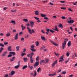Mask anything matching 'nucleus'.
<instances>
[{"mask_svg":"<svg viewBox=\"0 0 77 77\" xmlns=\"http://www.w3.org/2000/svg\"><path fill=\"white\" fill-rule=\"evenodd\" d=\"M26 25L27 27V29L28 30V32L29 34H32V33H33L35 32V31L33 30V29H31L29 28V27L30 26L29 23H27Z\"/></svg>","mask_w":77,"mask_h":77,"instance_id":"nucleus-1","label":"nucleus"},{"mask_svg":"<svg viewBox=\"0 0 77 77\" xmlns=\"http://www.w3.org/2000/svg\"><path fill=\"white\" fill-rule=\"evenodd\" d=\"M69 18L70 19V20H68L67 22L69 24H72L75 21L73 20H71V17H69Z\"/></svg>","mask_w":77,"mask_h":77,"instance_id":"nucleus-2","label":"nucleus"},{"mask_svg":"<svg viewBox=\"0 0 77 77\" xmlns=\"http://www.w3.org/2000/svg\"><path fill=\"white\" fill-rule=\"evenodd\" d=\"M39 61L36 62L34 65V68H36V66H38L39 65Z\"/></svg>","mask_w":77,"mask_h":77,"instance_id":"nucleus-3","label":"nucleus"},{"mask_svg":"<svg viewBox=\"0 0 77 77\" xmlns=\"http://www.w3.org/2000/svg\"><path fill=\"white\" fill-rule=\"evenodd\" d=\"M66 42L64 41L62 44L63 49H64V48H65V46L66 45Z\"/></svg>","mask_w":77,"mask_h":77,"instance_id":"nucleus-4","label":"nucleus"},{"mask_svg":"<svg viewBox=\"0 0 77 77\" xmlns=\"http://www.w3.org/2000/svg\"><path fill=\"white\" fill-rule=\"evenodd\" d=\"M29 23L31 27H33V25H34V22L32 21H31Z\"/></svg>","mask_w":77,"mask_h":77,"instance_id":"nucleus-5","label":"nucleus"},{"mask_svg":"<svg viewBox=\"0 0 77 77\" xmlns=\"http://www.w3.org/2000/svg\"><path fill=\"white\" fill-rule=\"evenodd\" d=\"M30 60L31 63H33V57L32 56L30 57Z\"/></svg>","mask_w":77,"mask_h":77,"instance_id":"nucleus-6","label":"nucleus"},{"mask_svg":"<svg viewBox=\"0 0 77 77\" xmlns=\"http://www.w3.org/2000/svg\"><path fill=\"white\" fill-rule=\"evenodd\" d=\"M6 54H7V51H5V52H4L2 55V57H5V56H6Z\"/></svg>","mask_w":77,"mask_h":77,"instance_id":"nucleus-7","label":"nucleus"},{"mask_svg":"<svg viewBox=\"0 0 77 77\" xmlns=\"http://www.w3.org/2000/svg\"><path fill=\"white\" fill-rule=\"evenodd\" d=\"M18 33H17L15 35V37H14L15 40H17L18 39Z\"/></svg>","mask_w":77,"mask_h":77,"instance_id":"nucleus-8","label":"nucleus"},{"mask_svg":"<svg viewBox=\"0 0 77 77\" xmlns=\"http://www.w3.org/2000/svg\"><path fill=\"white\" fill-rule=\"evenodd\" d=\"M34 18L35 20H37V22H41V21L39 20V18L37 17H34Z\"/></svg>","mask_w":77,"mask_h":77,"instance_id":"nucleus-9","label":"nucleus"},{"mask_svg":"<svg viewBox=\"0 0 77 77\" xmlns=\"http://www.w3.org/2000/svg\"><path fill=\"white\" fill-rule=\"evenodd\" d=\"M11 46H9L8 48V50L9 51H12V48Z\"/></svg>","mask_w":77,"mask_h":77,"instance_id":"nucleus-10","label":"nucleus"},{"mask_svg":"<svg viewBox=\"0 0 77 77\" xmlns=\"http://www.w3.org/2000/svg\"><path fill=\"white\" fill-rule=\"evenodd\" d=\"M51 42V43H52L53 44V45H55V46H57V44H56L55 43H54L53 42V41H52L51 40H50V41Z\"/></svg>","mask_w":77,"mask_h":77,"instance_id":"nucleus-11","label":"nucleus"},{"mask_svg":"<svg viewBox=\"0 0 77 77\" xmlns=\"http://www.w3.org/2000/svg\"><path fill=\"white\" fill-rule=\"evenodd\" d=\"M15 71L12 70L11 72L10 73L11 74V75H14V74H15Z\"/></svg>","mask_w":77,"mask_h":77,"instance_id":"nucleus-12","label":"nucleus"},{"mask_svg":"<svg viewBox=\"0 0 77 77\" xmlns=\"http://www.w3.org/2000/svg\"><path fill=\"white\" fill-rule=\"evenodd\" d=\"M46 30H47V32H46L45 33L47 35H48V33H49V32H50V29H46Z\"/></svg>","mask_w":77,"mask_h":77,"instance_id":"nucleus-13","label":"nucleus"},{"mask_svg":"<svg viewBox=\"0 0 77 77\" xmlns=\"http://www.w3.org/2000/svg\"><path fill=\"white\" fill-rule=\"evenodd\" d=\"M41 38L43 41H47V39L45 38V37L44 36H41Z\"/></svg>","mask_w":77,"mask_h":77,"instance_id":"nucleus-14","label":"nucleus"},{"mask_svg":"<svg viewBox=\"0 0 77 77\" xmlns=\"http://www.w3.org/2000/svg\"><path fill=\"white\" fill-rule=\"evenodd\" d=\"M56 73H54V74H50L49 75V76H50V77H53V76H54V75H56Z\"/></svg>","mask_w":77,"mask_h":77,"instance_id":"nucleus-15","label":"nucleus"},{"mask_svg":"<svg viewBox=\"0 0 77 77\" xmlns=\"http://www.w3.org/2000/svg\"><path fill=\"white\" fill-rule=\"evenodd\" d=\"M15 58V57H13L10 60L11 62H13V61H14Z\"/></svg>","mask_w":77,"mask_h":77,"instance_id":"nucleus-16","label":"nucleus"},{"mask_svg":"<svg viewBox=\"0 0 77 77\" xmlns=\"http://www.w3.org/2000/svg\"><path fill=\"white\" fill-rule=\"evenodd\" d=\"M21 27H22V30H24V29H26V27L25 26H23V24L21 25Z\"/></svg>","mask_w":77,"mask_h":77,"instance_id":"nucleus-17","label":"nucleus"},{"mask_svg":"<svg viewBox=\"0 0 77 77\" xmlns=\"http://www.w3.org/2000/svg\"><path fill=\"white\" fill-rule=\"evenodd\" d=\"M27 68V65L24 66L22 68V69H24Z\"/></svg>","mask_w":77,"mask_h":77,"instance_id":"nucleus-18","label":"nucleus"},{"mask_svg":"<svg viewBox=\"0 0 77 77\" xmlns=\"http://www.w3.org/2000/svg\"><path fill=\"white\" fill-rule=\"evenodd\" d=\"M39 12L37 11H35V15H39Z\"/></svg>","mask_w":77,"mask_h":77,"instance_id":"nucleus-19","label":"nucleus"},{"mask_svg":"<svg viewBox=\"0 0 77 77\" xmlns=\"http://www.w3.org/2000/svg\"><path fill=\"white\" fill-rule=\"evenodd\" d=\"M20 65H18L16 66H14V68L15 69H18V68H19Z\"/></svg>","mask_w":77,"mask_h":77,"instance_id":"nucleus-20","label":"nucleus"},{"mask_svg":"<svg viewBox=\"0 0 77 77\" xmlns=\"http://www.w3.org/2000/svg\"><path fill=\"white\" fill-rule=\"evenodd\" d=\"M42 63H45V62L44 60H42L40 61V64L42 65Z\"/></svg>","mask_w":77,"mask_h":77,"instance_id":"nucleus-21","label":"nucleus"},{"mask_svg":"<svg viewBox=\"0 0 77 77\" xmlns=\"http://www.w3.org/2000/svg\"><path fill=\"white\" fill-rule=\"evenodd\" d=\"M9 53V54H13V56H15V53L14 52H10Z\"/></svg>","mask_w":77,"mask_h":77,"instance_id":"nucleus-22","label":"nucleus"},{"mask_svg":"<svg viewBox=\"0 0 77 77\" xmlns=\"http://www.w3.org/2000/svg\"><path fill=\"white\" fill-rule=\"evenodd\" d=\"M71 41H69L68 43V47H70L71 46Z\"/></svg>","mask_w":77,"mask_h":77,"instance_id":"nucleus-23","label":"nucleus"},{"mask_svg":"<svg viewBox=\"0 0 77 77\" xmlns=\"http://www.w3.org/2000/svg\"><path fill=\"white\" fill-rule=\"evenodd\" d=\"M58 27L60 28H63V26H62V24H60L58 25Z\"/></svg>","mask_w":77,"mask_h":77,"instance_id":"nucleus-24","label":"nucleus"},{"mask_svg":"<svg viewBox=\"0 0 77 77\" xmlns=\"http://www.w3.org/2000/svg\"><path fill=\"white\" fill-rule=\"evenodd\" d=\"M10 23H13L14 24H16L14 20H11L10 22Z\"/></svg>","mask_w":77,"mask_h":77,"instance_id":"nucleus-25","label":"nucleus"},{"mask_svg":"<svg viewBox=\"0 0 77 77\" xmlns=\"http://www.w3.org/2000/svg\"><path fill=\"white\" fill-rule=\"evenodd\" d=\"M10 35H11V33L10 32H8L7 33L6 35V36H7V37H9V36H10Z\"/></svg>","mask_w":77,"mask_h":77,"instance_id":"nucleus-26","label":"nucleus"},{"mask_svg":"<svg viewBox=\"0 0 77 77\" xmlns=\"http://www.w3.org/2000/svg\"><path fill=\"white\" fill-rule=\"evenodd\" d=\"M54 30H56L57 32H59V30L57 29V27L56 26H55V29H54Z\"/></svg>","mask_w":77,"mask_h":77,"instance_id":"nucleus-27","label":"nucleus"},{"mask_svg":"<svg viewBox=\"0 0 77 77\" xmlns=\"http://www.w3.org/2000/svg\"><path fill=\"white\" fill-rule=\"evenodd\" d=\"M36 60L37 61L39 60V56H38L37 57H36Z\"/></svg>","mask_w":77,"mask_h":77,"instance_id":"nucleus-28","label":"nucleus"},{"mask_svg":"<svg viewBox=\"0 0 77 77\" xmlns=\"http://www.w3.org/2000/svg\"><path fill=\"white\" fill-rule=\"evenodd\" d=\"M3 48L1 47L0 48V53H1L2 52V51H3Z\"/></svg>","mask_w":77,"mask_h":77,"instance_id":"nucleus-29","label":"nucleus"},{"mask_svg":"<svg viewBox=\"0 0 77 77\" xmlns=\"http://www.w3.org/2000/svg\"><path fill=\"white\" fill-rule=\"evenodd\" d=\"M34 74L33 75V76L34 77H36V75L37 73H36V71H34Z\"/></svg>","mask_w":77,"mask_h":77,"instance_id":"nucleus-30","label":"nucleus"},{"mask_svg":"<svg viewBox=\"0 0 77 77\" xmlns=\"http://www.w3.org/2000/svg\"><path fill=\"white\" fill-rule=\"evenodd\" d=\"M36 46L37 47L39 46V43L37 41V42L35 43Z\"/></svg>","mask_w":77,"mask_h":77,"instance_id":"nucleus-31","label":"nucleus"},{"mask_svg":"<svg viewBox=\"0 0 77 77\" xmlns=\"http://www.w3.org/2000/svg\"><path fill=\"white\" fill-rule=\"evenodd\" d=\"M28 60V59L27 58H23V60L24 62H26L27 60Z\"/></svg>","mask_w":77,"mask_h":77,"instance_id":"nucleus-32","label":"nucleus"},{"mask_svg":"<svg viewBox=\"0 0 77 77\" xmlns=\"http://www.w3.org/2000/svg\"><path fill=\"white\" fill-rule=\"evenodd\" d=\"M0 47H5V45H4V44L2 43H0Z\"/></svg>","mask_w":77,"mask_h":77,"instance_id":"nucleus-33","label":"nucleus"},{"mask_svg":"<svg viewBox=\"0 0 77 77\" xmlns=\"http://www.w3.org/2000/svg\"><path fill=\"white\" fill-rule=\"evenodd\" d=\"M21 54L22 57H23L24 55H26V53H22Z\"/></svg>","mask_w":77,"mask_h":77,"instance_id":"nucleus-34","label":"nucleus"},{"mask_svg":"<svg viewBox=\"0 0 77 77\" xmlns=\"http://www.w3.org/2000/svg\"><path fill=\"white\" fill-rule=\"evenodd\" d=\"M23 21H25V22H27V21H28V20L27 19H23Z\"/></svg>","mask_w":77,"mask_h":77,"instance_id":"nucleus-35","label":"nucleus"},{"mask_svg":"<svg viewBox=\"0 0 77 77\" xmlns=\"http://www.w3.org/2000/svg\"><path fill=\"white\" fill-rule=\"evenodd\" d=\"M41 15L42 17H46V15H45L43 14H41Z\"/></svg>","mask_w":77,"mask_h":77,"instance_id":"nucleus-36","label":"nucleus"},{"mask_svg":"<svg viewBox=\"0 0 77 77\" xmlns=\"http://www.w3.org/2000/svg\"><path fill=\"white\" fill-rule=\"evenodd\" d=\"M30 50H31L32 51H34V52L36 51V49H35V48L30 49Z\"/></svg>","mask_w":77,"mask_h":77,"instance_id":"nucleus-37","label":"nucleus"},{"mask_svg":"<svg viewBox=\"0 0 77 77\" xmlns=\"http://www.w3.org/2000/svg\"><path fill=\"white\" fill-rule=\"evenodd\" d=\"M31 49H33L35 48V46L34 45H32L31 46Z\"/></svg>","mask_w":77,"mask_h":77,"instance_id":"nucleus-38","label":"nucleus"},{"mask_svg":"<svg viewBox=\"0 0 77 77\" xmlns=\"http://www.w3.org/2000/svg\"><path fill=\"white\" fill-rule=\"evenodd\" d=\"M16 49L17 51H19V50H20V47L19 46L16 47Z\"/></svg>","mask_w":77,"mask_h":77,"instance_id":"nucleus-39","label":"nucleus"},{"mask_svg":"<svg viewBox=\"0 0 77 77\" xmlns=\"http://www.w3.org/2000/svg\"><path fill=\"white\" fill-rule=\"evenodd\" d=\"M45 61H46V63H48V62L49 61V60H48V59H46L45 60Z\"/></svg>","mask_w":77,"mask_h":77,"instance_id":"nucleus-40","label":"nucleus"},{"mask_svg":"<svg viewBox=\"0 0 77 77\" xmlns=\"http://www.w3.org/2000/svg\"><path fill=\"white\" fill-rule=\"evenodd\" d=\"M39 71H41V68L40 67L38 68L37 71L38 72H39Z\"/></svg>","mask_w":77,"mask_h":77,"instance_id":"nucleus-41","label":"nucleus"},{"mask_svg":"<svg viewBox=\"0 0 77 77\" xmlns=\"http://www.w3.org/2000/svg\"><path fill=\"white\" fill-rule=\"evenodd\" d=\"M63 56H64V55H63L61 56L60 57V59H63Z\"/></svg>","mask_w":77,"mask_h":77,"instance_id":"nucleus-42","label":"nucleus"},{"mask_svg":"<svg viewBox=\"0 0 77 77\" xmlns=\"http://www.w3.org/2000/svg\"><path fill=\"white\" fill-rule=\"evenodd\" d=\"M12 75L11 74V73H9L8 75V77H12Z\"/></svg>","mask_w":77,"mask_h":77,"instance_id":"nucleus-43","label":"nucleus"},{"mask_svg":"<svg viewBox=\"0 0 77 77\" xmlns=\"http://www.w3.org/2000/svg\"><path fill=\"white\" fill-rule=\"evenodd\" d=\"M61 18H62L63 20H65L66 19V17H65L64 16H63L61 17Z\"/></svg>","mask_w":77,"mask_h":77,"instance_id":"nucleus-44","label":"nucleus"},{"mask_svg":"<svg viewBox=\"0 0 77 77\" xmlns=\"http://www.w3.org/2000/svg\"><path fill=\"white\" fill-rule=\"evenodd\" d=\"M66 72V71H63L62 72V74H65Z\"/></svg>","mask_w":77,"mask_h":77,"instance_id":"nucleus-45","label":"nucleus"},{"mask_svg":"<svg viewBox=\"0 0 77 77\" xmlns=\"http://www.w3.org/2000/svg\"><path fill=\"white\" fill-rule=\"evenodd\" d=\"M30 55H31V56H32L34 55V53H33V52H32L31 54H30Z\"/></svg>","mask_w":77,"mask_h":77,"instance_id":"nucleus-46","label":"nucleus"},{"mask_svg":"<svg viewBox=\"0 0 77 77\" xmlns=\"http://www.w3.org/2000/svg\"><path fill=\"white\" fill-rule=\"evenodd\" d=\"M12 55L10 54L8 55V57H12Z\"/></svg>","mask_w":77,"mask_h":77,"instance_id":"nucleus-47","label":"nucleus"},{"mask_svg":"<svg viewBox=\"0 0 77 77\" xmlns=\"http://www.w3.org/2000/svg\"><path fill=\"white\" fill-rule=\"evenodd\" d=\"M55 65L56 64L54 63L52 64V68H53V67H54V66H55Z\"/></svg>","mask_w":77,"mask_h":77,"instance_id":"nucleus-48","label":"nucleus"},{"mask_svg":"<svg viewBox=\"0 0 77 77\" xmlns=\"http://www.w3.org/2000/svg\"><path fill=\"white\" fill-rule=\"evenodd\" d=\"M22 35H23V32H20L19 33V36H21Z\"/></svg>","mask_w":77,"mask_h":77,"instance_id":"nucleus-49","label":"nucleus"},{"mask_svg":"<svg viewBox=\"0 0 77 77\" xmlns=\"http://www.w3.org/2000/svg\"><path fill=\"white\" fill-rule=\"evenodd\" d=\"M24 40V38L22 37V38H21V41H23Z\"/></svg>","mask_w":77,"mask_h":77,"instance_id":"nucleus-50","label":"nucleus"},{"mask_svg":"<svg viewBox=\"0 0 77 77\" xmlns=\"http://www.w3.org/2000/svg\"><path fill=\"white\" fill-rule=\"evenodd\" d=\"M66 55L67 57H68L69 55V53L68 52H67L66 54Z\"/></svg>","mask_w":77,"mask_h":77,"instance_id":"nucleus-51","label":"nucleus"},{"mask_svg":"<svg viewBox=\"0 0 77 77\" xmlns=\"http://www.w3.org/2000/svg\"><path fill=\"white\" fill-rule=\"evenodd\" d=\"M26 48H25L23 49V52L24 53V52H26Z\"/></svg>","mask_w":77,"mask_h":77,"instance_id":"nucleus-52","label":"nucleus"},{"mask_svg":"<svg viewBox=\"0 0 77 77\" xmlns=\"http://www.w3.org/2000/svg\"><path fill=\"white\" fill-rule=\"evenodd\" d=\"M50 32H52V33H54V31L51 29L50 30Z\"/></svg>","mask_w":77,"mask_h":77,"instance_id":"nucleus-53","label":"nucleus"},{"mask_svg":"<svg viewBox=\"0 0 77 77\" xmlns=\"http://www.w3.org/2000/svg\"><path fill=\"white\" fill-rule=\"evenodd\" d=\"M54 63L55 64H57V60H56L55 61Z\"/></svg>","mask_w":77,"mask_h":77,"instance_id":"nucleus-54","label":"nucleus"},{"mask_svg":"<svg viewBox=\"0 0 77 77\" xmlns=\"http://www.w3.org/2000/svg\"><path fill=\"white\" fill-rule=\"evenodd\" d=\"M44 19H45V20H49V19H48V17H44Z\"/></svg>","mask_w":77,"mask_h":77,"instance_id":"nucleus-55","label":"nucleus"},{"mask_svg":"<svg viewBox=\"0 0 77 77\" xmlns=\"http://www.w3.org/2000/svg\"><path fill=\"white\" fill-rule=\"evenodd\" d=\"M61 9H64V10H65V9H66V8H64L62 7L61 8Z\"/></svg>","mask_w":77,"mask_h":77,"instance_id":"nucleus-56","label":"nucleus"},{"mask_svg":"<svg viewBox=\"0 0 77 77\" xmlns=\"http://www.w3.org/2000/svg\"><path fill=\"white\" fill-rule=\"evenodd\" d=\"M4 45H8V42H4Z\"/></svg>","mask_w":77,"mask_h":77,"instance_id":"nucleus-57","label":"nucleus"},{"mask_svg":"<svg viewBox=\"0 0 77 77\" xmlns=\"http://www.w3.org/2000/svg\"><path fill=\"white\" fill-rule=\"evenodd\" d=\"M68 9L69 11H71V12H72V11H73L70 8H69Z\"/></svg>","mask_w":77,"mask_h":77,"instance_id":"nucleus-58","label":"nucleus"},{"mask_svg":"<svg viewBox=\"0 0 77 77\" xmlns=\"http://www.w3.org/2000/svg\"><path fill=\"white\" fill-rule=\"evenodd\" d=\"M65 41H67V42H68V39L67 38H66L65 39Z\"/></svg>","mask_w":77,"mask_h":77,"instance_id":"nucleus-59","label":"nucleus"},{"mask_svg":"<svg viewBox=\"0 0 77 77\" xmlns=\"http://www.w3.org/2000/svg\"><path fill=\"white\" fill-rule=\"evenodd\" d=\"M60 3H65V2L64 1H60Z\"/></svg>","mask_w":77,"mask_h":77,"instance_id":"nucleus-60","label":"nucleus"},{"mask_svg":"<svg viewBox=\"0 0 77 77\" xmlns=\"http://www.w3.org/2000/svg\"><path fill=\"white\" fill-rule=\"evenodd\" d=\"M17 11V10H15L14 11L11 10V12H16Z\"/></svg>","mask_w":77,"mask_h":77,"instance_id":"nucleus-61","label":"nucleus"},{"mask_svg":"<svg viewBox=\"0 0 77 77\" xmlns=\"http://www.w3.org/2000/svg\"><path fill=\"white\" fill-rule=\"evenodd\" d=\"M55 54L56 55V56H58L59 55V54H56V53H55Z\"/></svg>","mask_w":77,"mask_h":77,"instance_id":"nucleus-62","label":"nucleus"},{"mask_svg":"<svg viewBox=\"0 0 77 77\" xmlns=\"http://www.w3.org/2000/svg\"><path fill=\"white\" fill-rule=\"evenodd\" d=\"M13 32L14 33V32H16V30L15 29H14L13 30Z\"/></svg>","mask_w":77,"mask_h":77,"instance_id":"nucleus-63","label":"nucleus"},{"mask_svg":"<svg viewBox=\"0 0 77 77\" xmlns=\"http://www.w3.org/2000/svg\"><path fill=\"white\" fill-rule=\"evenodd\" d=\"M73 77V75L72 74L69 75V77Z\"/></svg>","mask_w":77,"mask_h":77,"instance_id":"nucleus-64","label":"nucleus"}]
</instances>
